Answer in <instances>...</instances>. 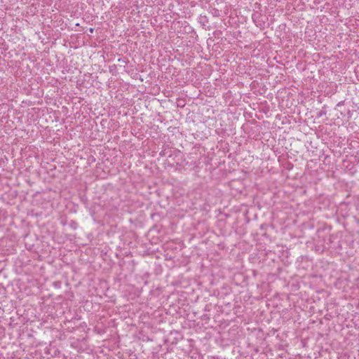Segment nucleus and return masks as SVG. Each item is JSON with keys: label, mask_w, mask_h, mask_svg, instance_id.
<instances>
[{"label": "nucleus", "mask_w": 359, "mask_h": 359, "mask_svg": "<svg viewBox=\"0 0 359 359\" xmlns=\"http://www.w3.org/2000/svg\"><path fill=\"white\" fill-rule=\"evenodd\" d=\"M344 103V102H339L338 104H337V106H341Z\"/></svg>", "instance_id": "3"}, {"label": "nucleus", "mask_w": 359, "mask_h": 359, "mask_svg": "<svg viewBox=\"0 0 359 359\" xmlns=\"http://www.w3.org/2000/svg\"><path fill=\"white\" fill-rule=\"evenodd\" d=\"M326 114V111L325 110H320L318 113V117H322L323 116H325Z\"/></svg>", "instance_id": "2"}, {"label": "nucleus", "mask_w": 359, "mask_h": 359, "mask_svg": "<svg viewBox=\"0 0 359 359\" xmlns=\"http://www.w3.org/2000/svg\"><path fill=\"white\" fill-rule=\"evenodd\" d=\"M198 22L204 27L208 23V18L205 15H201L198 18Z\"/></svg>", "instance_id": "1"}]
</instances>
